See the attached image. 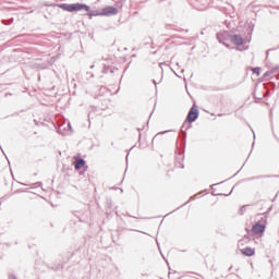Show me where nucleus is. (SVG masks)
<instances>
[{
  "mask_svg": "<svg viewBox=\"0 0 279 279\" xmlns=\"http://www.w3.org/2000/svg\"><path fill=\"white\" fill-rule=\"evenodd\" d=\"M68 128H71V123H68Z\"/></svg>",
  "mask_w": 279,
  "mask_h": 279,
  "instance_id": "obj_14",
  "label": "nucleus"
},
{
  "mask_svg": "<svg viewBox=\"0 0 279 279\" xmlns=\"http://www.w3.org/2000/svg\"><path fill=\"white\" fill-rule=\"evenodd\" d=\"M198 117H199V110L197 109L196 105H193V107L190 109L187 113L186 121L181 126V131L184 133L185 130H189V128H191V123H194V121H197Z\"/></svg>",
  "mask_w": 279,
  "mask_h": 279,
  "instance_id": "obj_2",
  "label": "nucleus"
},
{
  "mask_svg": "<svg viewBox=\"0 0 279 279\" xmlns=\"http://www.w3.org/2000/svg\"><path fill=\"white\" fill-rule=\"evenodd\" d=\"M267 229V217H262L253 227V234H265V230Z\"/></svg>",
  "mask_w": 279,
  "mask_h": 279,
  "instance_id": "obj_3",
  "label": "nucleus"
},
{
  "mask_svg": "<svg viewBox=\"0 0 279 279\" xmlns=\"http://www.w3.org/2000/svg\"><path fill=\"white\" fill-rule=\"evenodd\" d=\"M59 8H61V10H64L65 12H71V4L61 3L59 4Z\"/></svg>",
  "mask_w": 279,
  "mask_h": 279,
  "instance_id": "obj_8",
  "label": "nucleus"
},
{
  "mask_svg": "<svg viewBox=\"0 0 279 279\" xmlns=\"http://www.w3.org/2000/svg\"><path fill=\"white\" fill-rule=\"evenodd\" d=\"M109 71H110V73H114V69H112L110 66H105L104 73H108Z\"/></svg>",
  "mask_w": 279,
  "mask_h": 279,
  "instance_id": "obj_9",
  "label": "nucleus"
},
{
  "mask_svg": "<svg viewBox=\"0 0 279 279\" xmlns=\"http://www.w3.org/2000/svg\"><path fill=\"white\" fill-rule=\"evenodd\" d=\"M247 208L246 205H244L242 208H241V215H243V209Z\"/></svg>",
  "mask_w": 279,
  "mask_h": 279,
  "instance_id": "obj_12",
  "label": "nucleus"
},
{
  "mask_svg": "<svg viewBox=\"0 0 279 279\" xmlns=\"http://www.w3.org/2000/svg\"><path fill=\"white\" fill-rule=\"evenodd\" d=\"M154 84H155V86H156V81H154Z\"/></svg>",
  "mask_w": 279,
  "mask_h": 279,
  "instance_id": "obj_15",
  "label": "nucleus"
},
{
  "mask_svg": "<svg viewBox=\"0 0 279 279\" xmlns=\"http://www.w3.org/2000/svg\"><path fill=\"white\" fill-rule=\"evenodd\" d=\"M80 10H85V12H90V7L82 3H73L70 7V12H80Z\"/></svg>",
  "mask_w": 279,
  "mask_h": 279,
  "instance_id": "obj_5",
  "label": "nucleus"
},
{
  "mask_svg": "<svg viewBox=\"0 0 279 279\" xmlns=\"http://www.w3.org/2000/svg\"><path fill=\"white\" fill-rule=\"evenodd\" d=\"M84 165H86V161L80 158L76 160L74 168L76 169V171H80V169L84 167Z\"/></svg>",
  "mask_w": 279,
  "mask_h": 279,
  "instance_id": "obj_7",
  "label": "nucleus"
},
{
  "mask_svg": "<svg viewBox=\"0 0 279 279\" xmlns=\"http://www.w3.org/2000/svg\"><path fill=\"white\" fill-rule=\"evenodd\" d=\"M241 253L244 255V256H254V254H256V251L252 247H245L241 251Z\"/></svg>",
  "mask_w": 279,
  "mask_h": 279,
  "instance_id": "obj_6",
  "label": "nucleus"
},
{
  "mask_svg": "<svg viewBox=\"0 0 279 279\" xmlns=\"http://www.w3.org/2000/svg\"><path fill=\"white\" fill-rule=\"evenodd\" d=\"M253 73H255V75H260V68L253 69Z\"/></svg>",
  "mask_w": 279,
  "mask_h": 279,
  "instance_id": "obj_10",
  "label": "nucleus"
},
{
  "mask_svg": "<svg viewBox=\"0 0 279 279\" xmlns=\"http://www.w3.org/2000/svg\"><path fill=\"white\" fill-rule=\"evenodd\" d=\"M228 38L233 43V45H236V47H241L243 45L244 40L241 35H230L228 33H218L217 34V40L221 44L225 45V47H230L228 45Z\"/></svg>",
  "mask_w": 279,
  "mask_h": 279,
  "instance_id": "obj_1",
  "label": "nucleus"
},
{
  "mask_svg": "<svg viewBox=\"0 0 279 279\" xmlns=\"http://www.w3.org/2000/svg\"><path fill=\"white\" fill-rule=\"evenodd\" d=\"M119 14V9L114 7H106L101 13H90L89 16H116Z\"/></svg>",
  "mask_w": 279,
  "mask_h": 279,
  "instance_id": "obj_4",
  "label": "nucleus"
},
{
  "mask_svg": "<svg viewBox=\"0 0 279 279\" xmlns=\"http://www.w3.org/2000/svg\"><path fill=\"white\" fill-rule=\"evenodd\" d=\"M208 5V2H205L204 7L198 8V10H206V7Z\"/></svg>",
  "mask_w": 279,
  "mask_h": 279,
  "instance_id": "obj_11",
  "label": "nucleus"
},
{
  "mask_svg": "<svg viewBox=\"0 0 279 279\" xmlns=\"http://www.w3.org/2000/svg\"><path fill=\"white\" fill-rule=\"evenodd\" d=\"M59 133L62 134V125L59 126Z\"/></svg>",
  "mask_w": 279,
  "mask_h": 279,
  "instance_id": "obj_13",
  "label": "nucleus"
}]
</instances>
